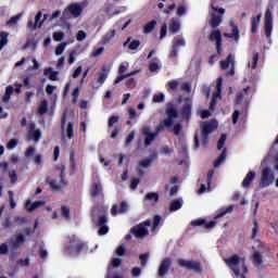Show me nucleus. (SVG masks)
<instances>
[{
	"mask_svg": "<svg viewBox=\"0 0 278 278\" xmlns=\"http://www.w3.org/2000/svg\"><path fill=\"white\" fill-rule=\"evenodd\" d=\"M146 203H150L151 205H155L157 201H160V195L157 193H148L144 198Z\"/></svg>",
	"mask_w": 278,
	"mask_h": 278,
	"instance_id": "nucleus-37",
	"label": "nucleus"
},
{
	"mask_svg": "<svg viewBox=\"0 0 278 278\" xmlns=\"http://www.w3.org/2000/svg\"><path fill=\"white\" fill-rule=\"evenodd\" d=\"M160 220H162V217H160V215L154 216L152 231H155L157 229V226L160 225Z\"/></svg>",
	"mask_w": 278,
	"mask_h": 278,
	"instance_id": "nucleus-60",
	"label": "nucleus"
},
{
	"mask_svg": "<svg viewBox=\"0 0 278 278\" xmlns=\"http://www.w3.org/2000/svg\"><path fill=\"white\" fill-rule=\"evenodd\" d=\"M108 75H110V68L108 65H104L98 73L97 78L91 83L92 88H96V90H98V88H101V86L105 84Z\"/></svg>",
	"mask_w": 278,
	"mask_h": 278,
	"instance_id": "nucleus-10",
	"label": "nucleus"
},
{
	"mask_svg": "<svg viewBox=\"0 0 278 278\" xmlns=\"http://www.w3.org/2000/svg\"><path fill=\"white\" fill-rule=\"evenodd\" d=\"M12 94H14V87L9 85L7 86L4 94L2 96V103H9Z\"/></svg>",
	"mask_w": 278,
	"mask_h": 278,
	"instance_id": "nucleus-34",
	"label": "nucleus"
},
{
	"mask_svg": "<svg viewBox=\"0 0 278 278\" xmlns=\"http://www.w3.org/2000/svg\"><path fill=\"white\" fill-rule=\"evenodd\" d=\"M264 27L265 36L270 38L273 34V12H270V9H267L265 12Z\"/></svg>",
	"mask_w": 278,
	"mask_h": 278,
	"instance_id": "nucleus-18",
	"label": "nucleus"
},
{
	"mask_svg": "<svg viewBox=\"0 0 278 278\" xmlns=\"http://www.w3.org/2000/svg\"><path fill=\"white\" fill-rule=\"evenodd\" d=\"M40 138H42V132H40V129L36 128V124H30L28 126V134L26 140H34V142H40Z\"/></svg>",
	"mask_w": 278,
	"mask_h": 278,
	"instance_id": "nucleus-19",
	"label": "nucleus"
},
{
	"mask_svg": "<svg viewBox=\"0 0 278 278\" xmlns=\"http://www.w3.org/2000/svg\"><path fill=\"white\" fill-rule=\"evenodd\" d=\"M186 47V39L182 37H175L172 41V51L169 53V58H177L179 50Z\"/></svg>",
	"mask_w": 278,
	"mask_h": 278,
	"instance_id": "nucleus-15",
	"label": "nucleus"
},
{
	"mask_svg": "<svg viewBox=\"0 0 278 278\" xmlns=\"http://www.w3.org/2000/svg\"><path fill=\"white\" fill-rule=\"evenodd\" d=\"M42 205H45V201H36L33 202L30 200H27L25 203V207L27 210V212H34L36 210H38L39 207H42Z\"/></svg>",
	"mask_w": 278,
	"mask_h": 278,
	"instance_id": "nucleus-28",
	"label": "nucleus"
},
{
	"mask_svg": "<svg viewBox=\"0 0 278 278\" xmlns=\"http://www.w3.org/2000/svg\"><path fill=\"white\" fill-rule=\"evenodd\" d=\"M151 166V160L150 159H144L139 162V175H143L144 168H149Z\"/></svg>",
	"mask_w": 278,
	"mask_h": 278,
	"instance_id": "nucleus-40",
	"label": "nucleus"
},
{
	"mask_svg": "<svg viewBox=\"0 0 278 278\" xmlns=\"http://www.w3.org/2000/svg\"><path fill=\"white\" fill-rule=\"evenodd\" d=\"M170 264H173L170 258L163 260L159 266L157 276L164 277V275H168V268H170Z\"/></svg>",
	"mask_w": 278,
	"mask_h": 278,
	"instance_id": "nucleus-24",
	"label": "nucleus"
},
{
	"mask_svg": "<svg viewBox=\"0 0 278 278\" xmlns=\"http://www.w3.org/2000/svg\"><path fill=\"white\" fill-rule=\"evenodd\" d=\"M166 116L167 117L164 119L163 125L157 128L156 132L151 131L149 126H144L142 128V135L146 137V147H149V144H151V142L157 138V134H160L164 127H173L175 136H179V134H181V124L179 123L177 108H175L173 104H168L166 109Z\"/></svg>",
	"mask_w": 278,
	"mask_h": 278,
	"instance_id": "nucleus-1",
	"label": "nucleus"
},
{
	"mask_svg": "<svg viewBox=\"0 0 278 278\" xmlns=\"http://www.w3.org/2000/svg\"><path fill=\"white\" fill-rule=\"evenodd\" d=\"M34 162L36 166H40V164H42V155L36 154L34 157Z\"/></svg>",
	"mask_w": 278,
	"mask_h": 278,
	"instance_id": "nucleus-64",
	"label": "nucleus"
},
{
	"mask_svg": "<svg viewBox=\"0 0 278 278\" xmlns=\"http://www.w3.org/2000/svg\"><path fill=\"white\" fill-rule=\"evenodd\" d=\"M10 34L2 31L0 33V51L8 45V38Z\"/></svg>",
	"mask_w": 278,
	"mask_h": 278,
	"instance_id": "nucleus-44",
	"label": "nucleus"
},
{
	"mask_svg": "<svg viewBox=\"0 0 278 278\" xmlns=\"http://www.w3.org/2000/svg\"><path fill=\"white\" fill-rule=\"evenodd\" d=\"M226 265L233 273L235 278H247V269L245 258L238 255L229 256L225 260Z\"/></svg>",
	"mask_w": 278,
	"mask_h": 278,
	"instance_id": "nucleus-2",
	"label": "nucleus"
},
{
	"mask_svg": "<svg viewBox=\"0 0 278 278\" xmlns=\"http://www.w3.org/2000/svg\"><path fill=\"white\" fill-rule=\"evenodd\" d=\"M212 177H214V170L208 172L205 182H201L200 189L198 190V194H203L205 192H211L212 191V188L210 187V184L212 181Z\"/></svg>",
	"mask_w": 278,
	"mask_h": 278,
	"instance_id": "nucleus-22",
	"label": "nucleus"
},
{
	"mask_svg": "<svg viewBox=\"0 0 278 278\" xmlns=\"http://www.w3.org/2000/svg\"><path fill=\"white\" fill-rule=\"evenodd\" d=\"M61 212H62L63 218H65L66 220L71 218V210L68 207L62 206Z\"/></svg>",
	"mask_w": 278,
	"mask_h": 278,
	"instance_id": "nucleus-54",
	"label": "nucleus"
},
{
	"mask_svg": "<svg viewBox=\"0 0 278 278\" xmlns=\"http://www.w3.org/2000/svg\"><path fill=\"white\" fill-rule=\"evenodd\" d=\"M74 136L73 132V122H68L66 125V117L62 118V140L63 142H68Z\"/></svg>",
	"mask_w": 278,
	"mask_h": 278,
	"instance_id": "nucleus-11",
	"label": "nucleus"
},
{
	"mask_svg": "<svg viewBox=\"0 0 278 278\" xmlns=\"http://www.w3.org/2000/svg\"><path fill=\"white\" fill-rule=\"evenodd\" d=\"M216 129H218L217 121L202 123L201 131L195 132L194 136V147L199 149L200 144H207V136Z\"/></svg>",
	"mask_w": 278,
	"mask_h": 278,
	"instance_id": "nucleus-3",
	"label": "nucleus"
},
{
	"mask_svg": "<svg viewBox=\"0 0 278 278\" xmlns=\"http://www.w3.org/2000/svg\"><path fill=\"white\" fill-rule=\"evenodd\" d=\"M103 51H105V48H103V47H100V48L96 49L91 53V58H99V55H101L103 53Z\"/></svg>",
	"mask_w": 278,
	"mask_h": 278,
	"instance_id": "nucleus-57",
	"label": "nucleus"
},
{
	"mask_svg": "<svg viewBox=\"0 0 278 278\" xmlns=\"http://www.w3.org/2000/svg\"><path fill=\"white\" fill-rule=\"evenodd\" d=\"M251 94H253L251 87L244 88L240 93H238L237 103H243L244 105H249V102L251 101Z\"/></svg>",
	"mask_w": 278,
	"mask_h": 278,
	"instance_id": "nucleus-20",
	"label": "nucleus"
},
{
	"mask_svg": "<svg viewBox=\"0 0 278 278\" xmlns=\"http://www.w3.org/2000/svg\"><path fill=\"white\" fill-rule=\"evenodd\" d=\"M53 40H55V42H62V40H64V33L55 31L53 34Z\"/></svg>",
	"mask_w": 278,
	"mask_h": 278,
	"instance_id": "nucleus-53",
	"label": "nucleus"
},
{
	"mask_svg": "<svg viewBox=\"0 0 278 278\" xmlns=\"http://www.w3.org/2000/svg\"><path fill=\"white\" fill-rule=\"evenodd\" d=\"M178 264L182 268H187V270H193L194 273H201V270H203L201 263L197 261L178 260Z\"/></svg>",
	"mask_w": 278,
	"mask_h": 278,
	"instance_id": "nucleus-16",
	"label": "nucleus"
},
{
	"mask_svg": "<svg viewBox=\"0 0 278 278\" xmlns=\"http://www.w3.org/2000/svg\"><path fill=\"white\" fill-rule=\"evenodd\" d=\"M210 40L211 42H216V49H217V53L218 55H220V51H222V45H223V38L220 35V30L215 29L211 33L210 35Z\"/></svg>",
	"mask_w": 278,
	"mask_h": 278,
	"instance_id": "nucleus-21",
	"label": "nucleus"
},
{
	"mask_svg": "<svg viewBox=\"0 0 278 278\" xmlns=\"http://www.w3.org/2000/svg\"><path fill=\"white\" fill-rule=\"evenodd\" d=\"M68 253L75 255V253H84L86 252L87 245L86 243L79 241L77 237H73L70 243L66 245Z\"/></svg>",
	"mask_w": 278,
	"mask_h": 278,
	"instance_id": "nucleus-9",
	"label": "nucleus"
},
{
	"mask_svg": "<svg viewBox=\"0 0 278 278\" xmlns=\"http://www.w3.org/2000/svg\"><path fill=\"white\" fill-rule=\"evenodd\" d=\"M105 223H108V217L101 216L98 220V226L100 227L98 230L99 236H105V233L110 231V228L106 227Z\"/></svg>",
	"mask_w": 278,
	"mask_h": 278,
	"instance_id": "nucleus-27",
	"label": "nucleus"
},
{
	"mask_svg": "<svg viewBox=\"0 0 278 278\" xmlns=\"http://www.w3.org/2000/svg\"><path fill=\"white\" fill-rule=\"evenodd\" d=\"M115 36H116V30H114V29L106 33L102 37V45H110V42H112V40L114 39Z\"/></svg>",
	"mask_w": 278,
	"mask_h": 278,
	"instance_id": "nucleus-38",
	"label": "nucleus"
},
{
	"mask_svg": "<svg viewBox=\"0 0 278 278\" xmlns=\"http://www.w3.org/2000/svg\"><path fill=\"white\" fill-rule=\"evenodd\" d=\"M64 166L62 165L60 169L56 170L58 178H54L49 181L50 188L52 190H62V188H65L67 181H66V174H64Z\"/></svg>",
	"mask_w": 278,
	"mask_h": 278,
	"instance_id": "nucleus-8",
	"label": "nucleus"
},
{
	"mask_svg": "<svg viewBox=\"0 0 278 278\" xmlns=\"http://www.w3.org/2000/svg\"><path fill=\"white\" fill-rule=\"evenodd\" d=\"M160 68H162V65L160 64V60L157 59L152 60L149 65V70L151 71V73H157Z\"/></svg>",
	"mask_w": 278,
	"mask_h": 278,
	"instance_id": "nucleus-42",
	"label": "nucleus"
},
{
	"mask_svg": "<svg viewBox=\"0 0 278 278\" xmlns=\"http://www.w3.org/2000/svg\"><path fill=\"white\" fill-rule=\"evenodd\" d=\"M18 144V140H16V139H11L10 141H9V143L7 144V149H10V150H12V149H16V146Z\"/></svg>",
	"mask_w": 278,
	"mask_h": 278,
	"instance_id": "nucleus-59",
	"label": "nucleus"
},
{
	"mask_svg": "<svg viewBox=\"0 0 278 278\" xmlns=\"http://www.w3.org/2000/svg\"><path fill=\"white\" fill-rule=\"evenodd\" d=\"M127 203L122 202L121 207L118 208L117 205H113V207L111 208V214L113 216H116V214H125L127 212Z\"/></svg>",
	"mask_w": 278,
	"mask_h": 278,
	"instance_id": "nucleus-32",
	"label": "nucleus"
},
{
	"mask_svg": "<svg viewBox=\"0 0 278 278\" xmlns=\"http://www.w3.org/2000/svg\"><path fill=\"white\" fill-rule=\"evenodd\" d=\"M149 227H151V222L147 220L143 224H139L132 228V233L135 238H144V236L149 235Z\"/></svg>",
	"mask_w": 278,
	"mask_h": 278,
	"instance_id": "nucleus-14",
	"label": "nucleus"
},
{
	"mask_svg": "<svg viewBox=\"0 0 278 278\" xmlns=\"http://www.w3.org/2000/svg\"><path fill=\"white\" fill-rule=\"evenodd\" d=\"M139 260L141 262V266H147V262L149 261V254H141L139 256Z\"/></svg>",
	"mask_w": 278,
	"mask_h": 278,
	"instance_id": "nucleus-61",
	"label": "nucleus"
},
{
	"mask_svg": "<svg viewBox=\"0 0 278 278\" xmlns=\"http://www.w3.org/2000/svg\"><path fill=\"white\" fill-rule=\"evenodd\" d=\"M229 29L232 33H225V38H233L236 42L240 41V30L238 29V23H236V20L229 21Z\"/></svg>",
	"mask_w": 278,
	"mask_h": 278,
	"instance_id": "nucleus-17",
	"label": "nucleus"
},
{
	"mask_svg": "<svg viewBox=\"0 0 278 278\" xmlns=\"http://www.w3.org/2000/svg\"><path fill=\"white\" fill-rule=\"evenodd\" d=\"M124 47H128L131 51H136L140 47V41L139 40H132L127 39V41L124 43Z\"/></svg>",
	"mask_w": 278,
	"mask_h": 278,
	"instance_id": "nucleus-41",
	"label": "nucleus"
},
{
	"mask_svg": "<svg viewBox=\"0 0 278 278\" xmlns=\"http://www.w3.org/2000/svg\"><path fill=\"white\" fill-rule=\"evenodd\" d=\"M48 105H49V102H47V100H43L38 108L39 114H46V112L48 110Z\"/></svg>",
	"mask_w": 278,
	"mask_h": 278,
	"instance_id": "nucleus-50",
	"label": "nucleus"
},
{
	"mask_svg": "<svg viewBox=\"0 0 278 278\" xmlns=\"http://www.w3.org/2000/svg\"><path fill=\"white\" fill-rule=\"evenodd\" d=\"M161 153L163 154V155H170L172 153H173V148H170V147H164L163 149H162V151H161Z\"/></svg>",
	"mask_w": 278,
	"mask_h": 278,
	"instance_id": "nucleus-63",
	"label": "nucleus"
},
{
	"mask_svg": "<svg viewBox=\"0 0 278 278\" xmlns=\"http://www.w3.org/2000/svg\"><path fill=\"white\" fill-rule=\"evenodd\" d=\"M191 225L193 227H201V225H204L205 229H214V227H216V220L206 223L205 219H195L191 222Z\"/></svg>",
	"mask_w": 278,
	"mask_h": 278,
	"instance_id": "nucleus-26",
	"label": "nucleus"
},
{
	"mask_svg": "<svg viewBox=\"0 0 278 278\" xmlns=\"http://www.w3.org/2000/svg\"><path fill=\"white\" fill-rule=\"evenodd\" d=\"M164 93L154 94L152 101L153 103H164Z\"/></svg>",
	"mask_w": 278,
	"mask_h": 278,
	"instance_id": "nucleus-52",
	"label": "nucleus"
},
{
	"mask_svg": "<svg viewBox=\"0 0 278 278\" xmlns=\"http://www.w3.org/2000/svg\"><path fill=\"white\" fill-rule=\"evenodd\" d=\"M255 176H256L255 172L250 170L242 181V188H250L253 181H255Z\"/></svg>",
	"mask_w": 278,
	"mask_h": 278,
	"instance_id": "nucleus-29",
	"label": "nucleus"
},
{
	"mask_svg": "<svg viewBox=\"0 0 278 278\" xmlns=\"http://www.w3.org/2000/svg\"><path fill=\"white\" fill-rule=\"evenodd\" d=\"M101 190H103V188L101 187V184H94L91 188V194L92 197H99L101 194Z\"/></svg>",
	"mask_w": 278,
	"mask_h": 278,
	"instance_id": "nucleus-46",
	"label": "nucleus"
},
{
	"mask_svg": "<svg viewBox=\"0 0 278 278\" xmlns=\"http://www.w3.org/2000/svg\"><path fill=\"white\" fill-rule=\"evenodd\" d=\"M168 29L172 34L179 33V29H181V22L177 18H172L169 21Z\"/></svg>",
	"mask_w": 278,
	"mask_h": 278,
	"instance_id": "nucleus-30",
	"label": "nucleus"
},
{
	"mask_svg": "<svg viewBox=\"0 0 278 278\" xmlns=\"http://www.w3.org/2000/svg\"><path fill=\"white\" fill-rule=\"evenodd\" d=\"M227 141V135H223L217 142V149L220 150L225 147V142Z\"/></svg>",
	"mask_w": 278,
	"mask_h": 278,
	"instance_id": "nucleus-56",
	"label": "nucleus"
},
{
	"mask_svg": "<svg viewBox=\"0 0 278 278\" xmlns=\"http://www.w3.org/2000/svg\"><path fill=\"white\" fill-rule=\"evenodd\" d=\"M43 75L50 79V81H58V72H53V68L49 67L43 71Z\"/></svg>",
	"mask_w": 278,
	"mask_h": 278,
	"instance_id": "nucleus-35",
	"label": "nucleus"
},
{
	"mask_svg": "<svg viewBox=\"0 0 278 278\" xmlns=\"http://www.w3.org/2000/svg\"><path fill=\"white\" fill-rule=\"evenodd\" d=\"M222 88H223V77H219V78H217L215 85H211L208 88L204 89V92H206V97H210V94H212V101H211V105H210L211 112L214 111V106L222 99V97H220Z\"/></svg>",
	"mask_w": 278,
	"mask_h": 278,
	"instance_id": "nucleus-6",
	"label": "nucleus"
},
{
	"mask_svg": "<svg viewBox=\"0 0 278 278\" xmlns=\"http://www.w3.org/2000/svg\"><path fill=\"white\" fill-rule=\"evenodd\" d=\"M186 12H188V9L186 8V5L181 4L178 7L176 14L177 16H184Z\"/></svg>",
	"mask_w": 278,
	"mask_h": 278,
	"instance_id": "nucleus-55",
	"label": "nucleus"
},
{
	"mask_svg": "<svg viewBox=\"0 0 278 278\" xmlns=\"http://www.w3.org/2000/svg\"><path fill=\"white\" fill-rule=\"evenodd\" d=\"M127 68H129V63L127 62H124L119 65V68H118L119 76L115 79V84H121L123 79H127V77H134V75H138V73H140V71H134L124 75V73L127 72Z\"/></svg>",
	"mask_w": 278,
	"mask_h": 278,
	"instance_id": "nucleus-13",
	"label": "nucleus"
},
{
	"mask_svg": "<svg viewBox=\"0 0 278 278\" xmlns=\"http://www.w3.org/2000/svg\"><path fill=\"white\" fill-rule=\"evenodd\" d=\"M36 153V147L30 146L26 151H25V157H31Z\"/></svg>",
	"mask_w": 278,
	"mask_h": 278,
	"instance_id": "nucleus-58",
	"label": "nucleus"
},
{
	"mask_svg": "<svg viewBox=\"0 0 278 278\" xmlns=\"http://www.w3.org/2000/svg\"><path fill=\"white\" fill-rule=\"evenodd\" d=\"M233 212V205H230L226 208H222L218 214L215 216L216 218H223V216H225L226 214H231Z\"/></svg>",
	"mask_w": 278,
	"mask_h": 278,
	"instance_id": "nucleus-43",
	"label": "nucleus"
},
{
	"mask_svg": "<svg viewBox=\"0 0 278 278\" xmlns=\"http://www.w3.org/2000/svg\"><path fill=\"white\" fill-rule=\"evenodd\" d=\"M260 61V54L254 53L251 59L248 61V68H256L257 62Z\"/></svg>",
	"mask_w": 278,
	"mask_h": 278,
	"instance_id": "nucleus-39",
	"label": "nucleus"
},
{
	"mask_svg": "<svg viewBox=\"0 0 278 278\" xmlns=\"http://www.w3.org/2000/svg\"><path fill=\"white\" fill-rule=\"evenodd\" d=\"M240 111H235L233 113H232V124L233 125H236L237 123H238V121H239V118H240Z\"/></svg>",
	"mask_w": 278,
	"mask_h": 278,
	"instance_id": "nucleus-62",
	"label": "nucleus"
},
{
	"mask_svg": "<svg viewBox=\"0 0 278 278\" xmlns=\"http://www.w3.org/2000/svg\"><path fill=\"white\" fill-rule=\"evenodd\" d=\"M219 0H212L211 1V10L208 14L211 16L210 25L212 27H218L220 23H223V14H225V9L218 5Z\"/></svg>",
	"mask_w": 278,
	"mask_h": 278,
	"instance_id": "nucleus-7",
	"label": "nucleus"
},
{
	"mask_svg": "<svg viewBox=\"0 0 278 278\" xmlns=\"http://www.w3.org/2000/svg\"><path fill=\"white\" fill-rule=\"evenodd\" d=\"M88 34L84 30H78V33L76 34V40L78 42H84V40L87 38Z\"/></svg>",
	"mask_w": 278,
	"mask_h": 278,
	"instance_id": "nucleus-51",
	"label": "nucleus"
},
{
	"mask_svg": "<svg viewBox=\"0 0 278 278\" xmlns=\"http://www.w3.org/2000/svg\"><path fill=\"white\" fill-rule=\"evenodd\" d=\"M230 67V71L227 72V75H236V56L229 54L227 60L220 61L222 71H227Z\"/></svg>",
	"mask_w": 278,
	"mask_h": 278,
	"instance_id": "nucleus-12",
	"label": "nucleus"
},
{
	"mask_svg": "<svg viewBox=\"0 0 278 278\" xmlns=\"http://www.w3.org/2000/svg\"><path fill=\"white\" fill-rule=\"evenodd\" d=\"M67 45L68 43H66V42H62L59 46H56V48H55V55H62V53H64Z\"/></svg>",
	"mask_w": 278,
	"mask_h": 278,
	"instance_id": "nucleus-48",
	"label": "nucleus"
},
{
	"mask_svg": "<svg viewBox=\"0 0 278 278\" xmlns=\"http://www.w3.org/2000/svg\"><path fill=\"white\" fill-rule=\"evenodd\" d=\"M90 4L89 0H83L81 2H74L66 7L63 11L64 18H79L81 16V12L88 8Z\"/></svg>",
	"mask_w": 278,
	"mask_h": 278,
	"instance_id": "nucleus-4",
	"label": "nucleus"
},
{
	"mask_svg": "<svg viewBox=\"0 0 278 278\" xmlns=\"http://www.w3.org/2000/svg\"><path fill=\"white\" fill-rule=\"evenodd\" d=\"M40 18H42V12H38L35 16V25L36 27L40 28L42 27L45 21H40Z\"/></svg>",
	"mask_w": 278,
	"mask_h": 278,
	"instance_id": "nucleus-49",
	"label": "nucleus"
},
{
	"mask_svg": "<svg viewBox=\"0 0 278 278\" xmlns=\"http://www.w3.org/2000/svg\"><path fill=\"white\" fill-rule=\"evenodd\" d=\"M181 207H184V200L177 199L170 203L169 210L170 212H177V210H181Z\"/></svg>",
	"mask_w": 278,
	"mask_h": 278,
	"instance_id": "nucleus-36",
	"label": "nucleus"
},
{
	"mask_svg": "<svg viewBox=\"0 0 278 278\" xmlns=\"http://www.w3.org/2000/svg\"><path fill=\"white\" fill-rule=\"evenodd\" d=\"M191 109H192V100L188 99L185 103V106L182 108V111H181V116L186 121H188V118H190V110Z\"/></svg>",
	"mask_w": 278,
	"mask_h": 278,
	"instance_id": "nucleus-31",
	"label": "nucleus"
},
{
	"mask_svg": "<svg viewBox=\"0 0 278 278\" xmlns=\"http://www.w3.org/2000/svg\"><path fill=\"white\" fill-rule=\"evenodd\" d=\"M260 23H262V13L251 18L252 34H257V27H260Z\"/></svg>",
	"mask_w": 278,
	"mask_h": 278,
	"instance_id": "nucleus-33",
	"label": "nucleus"
},
{
	"mask_svg": "<svg viewBox=\"0 0 278 278\" xmlns=\"http://www.w3.org/2000/svg\"><path fill=\"white\" fill-rule=\"evenodd\" d=\"M122 262L123 261L121 258L112 260L111 266L109 267V273L106 275V278H121L118 276H114L116 274V269H114V268H118V266H121Z\"/></svg>",
	"mask_w": 278,
	"mask_h": 278,
	"instance_id": "nucleus-25",
	"label": "nucleus"
},
{
	"mask_svg": "<svg viewBox=\"0 0 278 278\" xmlns=\"http://www.w3.org/2000/svg\"><path fill=\"white\" fill-rule=\"evenodd\" d=\"M266 164V159L262 162L261 176L258 179V188L264 189L273 186L275 184V172Z\"/></svg>",
	"mask_w": 278,
	"mask_h": 278,
	"instance_id": "nucleus-5",
	"label": "nucleus"
},
{
	"mask_svg": "<svg viewBox=\"0 0 278 278\" xmlns=\"http://www.w3.org/2000/svg\"><path fill=\"white\" fill-rule=\"evenodd\" d=\"M155 25H157V22H155V21H151V22L147 23L143 26V34H151V30L155 29Z\"/></svg>",
	"mask_w": 278,
	"mask_h": 278,
	"instance_id": "nucleus-45",
	"label": "nucleus"
},
{
	"mask_svg": "<svg viewBox=\"0 0 278 278\" xmlns=\"http://www.w3.org/2000/svg\"><path fill=\"white\" fill-rule=\"evenodd\" d=\"M25 242V236L23 233H16L15 236L11 237L9 240L10 249H18L21 244Z\"/></svg>",
	"mask_w": 278,
	"mask_h": 278,
	"instance_id": "nucleus-23",
	"label": "nucleus"
},
{
	"mask_svg": "<svg viewBox=\"0 0 278 278\" xmlns=\"http://www.w3.org/2000/svg\"><path fill=\"white\" fill-rule=\"evenodd\" d=\"M225 160H227V150L224 149L222 155L215 161V168H218V166H220V164H223V162H225Z\"/></svg>",
	"mask_w": 278,
	"mask_h": 278,
	"instance_id": "nucleus-47",
	"label": "nucleus"
}]
</instances>
